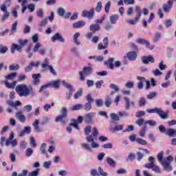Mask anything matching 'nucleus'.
Returning <instances> with one entry per match:
<instances>
[{
  "label": "nucleus",
  "mask_w": 176,
  "mask_h": 176,
  "mask_svg": "<svg viewBox=\"0 0 176 176\" xmlns=\"http://www.w3.org/2000/svg\"><path fill=\"white\" fill-rule=\"evenodd\" d=\"M15 90L19 97H28L30 94H34V89H32V87H28L25 84L17 85Z\"/></svg>",
  "instance_id": "nucleus-1"
},
{
  "label": "nucleus",
  "mask_w": 176,
  "mask_h": 176,
  "mask_svg": "<svg viewBox=\"0 0 176 176\" xmlns=\"http://www.w3.org/2000/svg\"><path fill=\"white\" fill-rule=\"evenodd\" d=\"M174 162V157L171 155L167 157V158H164L162 163H161V166L163 167V169L165 171H173V166L171 163Z\"/></svg>",
  "instance_id": "nucleus-2"
},
{
  "label": "nucleus",
  "mask_w": 176,
  "mask_h": 176,
  "mask_svg": "<svg viewBox=\"0 0 176 176\" xmlns=\"http://www.w3.org/2000/svg\"><path fill=\"white\" fill-rule=\"evenodd\" d=\"M149 164H146L144 167L146 168H152L153 173H155L156 174H160L162 173V169L159 166H155V158L153 157H149L148 159Z\"/></svg>",
  "instance_id": "nucleus-3"
},
{
  "label": "nucleus",
  "mask_w": 176,
  "mask_h": 176,
  "mask_svg": "<svg viewBox=\"0 0 176 176\" xmlns=\"http://www.w3.org/2000/svg\"><path fill=\"white\" fill-rule=\"evenodd\" d=\"M146 112H148V113H157L158 116H160V118L163 120L167 119V118H168L167 113L164 112L160 108L155 107L154 109H147Z\"/></svg>",
  "instance_id": "nucleus-4"
},
{
  "label": "nucleus",
  "mask_w": 176,
  "mask_h": 176,
  "mask_svg": "<svg viewBox=\"0 0 176 176\" xmlns=\"http://www.w3.org/2000/svg\"><path fill=\"white\" fill-rule=\"evenodd\" d=\"M41 66L42 72H45V71H46V68H49L51 74H53V75L56 74V70L54 68H53V66L49 65V59L47 58H44L43 63L41 64Z\"/></svg>",
  "instance_id": "nucleus-5"
},
{
  "label": "nucleus",
  "mask_w": 176,
  "mask_h": 176,
  "mask_svg": "<svg viewBox=\"0 0 176 176\" xmlns=\"http://www.w3.org/2000/svg\"><path fill=\"white\" fill-rule=\"evenodd\" d=\"M114 61H115V58H109L108 60L104 62V64L105 65H107V68H110V69H113L115 67L118 68L119 67H120V65H122V63H120V61L117 60L115 63Z\"/></svg>",
  "instance_id": "nucleus-6"
},
{
  "label": "nucleus",
  "mask_w": 176,
  "mask_h": 176,
  "mask_svg": "<svg viewBox=\"0 0 176 176\" xmlns=\"http://www.w3.org/2000/svg\"><path fill=\"white\" fill-rule=\"evenodd\" d=\"M68 111L65 107H63L60 110V115L55 118V122H61L63 124L67 123V121L64 119H67Z\"/></svg>",
  "instance_id": "nucleus-7"
},
{
  "label": "nucleus",
  "mask_w": 176,
  "mask_h": 176,
  "mask_svg": "<svg viewBox=\"0 0 176 176\" xmlns=\"http://www.w3.org/2000/svg\"><path fill=\"white\" fill-rule=\"evenodd\" d=\"M91 72H93V68L90 67H84L82 71H80L78 72V74L80 76V80L81 82L85 81V76H87V75H90Z\"/></svg>",
  "instance_id": "nucleus-8"
},
{
  "label": "nucleus",
  "mask_w": 176,
  "mask_h": 176,
  "mask_svg": "<svg viewBox=\"0 0 176 176\" xmlns=\"http://www.w3.org/2000/svg\"><path fill=\"white\" fill-rule=\"evenodd\" d=\"M94 116H96V113L91 112L84 115V122L85 123L91 124L94 123Z\"/></svg>",
  "instance_id": "nucleus-9"
},
{
  "label": "nucleus",
  "mask_w": 176,
  "mask_h": 176,
  "mask_svg": "<svg viewBox=\"0 0 176 176\" xmlns=\"http://www.w3.org/2000/svg\"><path fill=\"white\" fill-rule=\"evenodd\" d=\"M63 85L69 90V92L66 94L67 100H71V96H72V91H74V87H72L71 84L65 82V80L63 81Z\"/></svg>",
  "instance_id": "nucleus-10"
},
{
  "label": "nucleus",
  "mask_w": 176,
  "mask_h": 176,
  "mask_svg": "<svg viewBox=\"0 0 176 176\" xmlns=\"http://www.w3.org/2000/svg\"><path fill=\"white\" fill-rule=\"evenodd\" d=\"M95 12L96 10L94 8L91 9L89 11L85 10L81 12V16L82 17H87V19H89V20H91V19L94 17Z\"/></svg>",
  "instance_id": "nucleus-11"
},
{
  "label": "nucleus",
  "mask_w": 176,
  "mask_h": 176,
  "mask_svg": "<svg viewBox=\"0 0 176 176\" xmlns=\"http://www.w3.org/2000/svg\"><path fill=\"white\" fill-rule=\"evenodd\" d=\"M103 43V44H102ZM109 42L108 40V37H106L103 39L102 43H100L98 45V50H104L108 47Z\"/></svg>",
  "instance_id": "nucleus-12"
},
{
  "label": "nucleus",
  "mask_w": 176,
  "mask_h": 176,
  "mask_svg": "<svg viewBox=\"0 0 176 176\" xmlns=\"http://www.w3.org/2000/svg\"><path fill=\"white\" fill-rule=\"evenodd\" d=\"M52 42H56V41H58V42L64 43L65 40L64 39V37H63V35H61L60 33L57 32L56 33L52 38H51Z\"/></svg>",
  "instance_id": "nucleus-13"
},
{
  "label": "nucleus",
  "mask_w": 176,
  "mask_h": 176,
  "mask_svg": "<svg viewBox=\"0 0 176 176\" xmlns=\"http://www.w3.org/2000/svg\"><path fill=\"white\" fill-rule=\"evenodd\" d=\"M173 0L168 1L167 5L164 4L162 6V10H164V12L166 13H168V12H170V10H171L173 8Z\"/></svg>",
  "instance_id": "nucleus-14"
},
{
  "label": "nucleus",
  "mask_w": 176,
  "mask_h": 176,
  "mask_svg": "<svg viewBox=\"0 0 176 176\" xmlns=\"http://www.w3.org/2000/svg\"><path fill=\"white\" fill-rule=\"evenodd\" d=\"M86 140H87V142H91V148H98V146H100L98 144L94 142V138L91 135L87 136Z\"/></svg>",
  "instance_id": "nucleus-15"
},
{
  "label": "nucleus",
  "mask_w": 176,
  "mask_h": 176,
  "mask_svg": "<svg viewBox=\"0 0 176 176\" xmlns=\"http://www.w3.org/2000/svg\"><path fill=\"white\" fill-rule=\"evenodd\" d=\"M126 57L129 61H135L137 59V52L134 51L129 52L126 53Z\"/></svg>",
  "instance_id": "nucleus-16"
},
{
  "label": "nucleus",
  "mask_w": 176,
  "mask_h": 176,
  "mask_svg": "<svg viewBox=\"0 0 176 176\" xmlns=\"http://www.w3.org/2000/svg\"><path fill=\"white\" fill-rule=\"evenodd\" d=\"M142 61L143 64H148V63H155V58L152 56H142Z\"/></svg>",
  "instance_id": "nucleus-17"
},
{
  "label": "nucleus",
  "mask_w": 176,
  "mask_h": 176,
  "mask_svg": "<svg viewBox=\"0 0 176 176\" xmlns=\"http://www.w3.org/2000/svg\"><path fill=\"white\" fill-rule=\"evenodd\" d=\"M31 133V127L25 126L23 130L19 133V137L23 138L25 134H30Z\"/></svg>",
  "instance_id": "nucleus-18"
},
{
  "label": "nucleus",
  "mask_w": 176,
  "mask_h": 176,
  "mask_svg": "<svg viewBox=\"0 0 176 176\" xmlns=\"http://www.w3.org/2000/svg\"><path fill=\"white\" fill-rule=\"evenodd\" d=\"M124 99L125 100V109H130V105H131L132 107H134V105H135L134 101L130 102V99H129V98L124 96Z\"/></svg>",
  "instance_id": "nucleus-19"
},
{
  "label": "nucleus",
  "mask_w": 176,
  "mask_h": 176,
  "mask_svg": "<svg viewBox=\"0 0 176 176\" xmlns=\"http://www.w3.org/2000/svg\"><path fill=\"white\" fill-rule=\"evenodd\" d=\"M137 79L138 80H141L142 82H146V90H149V89H151V82L146 80V79H145L144 77L138 76Z\"/></svg>",
  "instance_id": "nucleus-20"
},
{
  "label": "nucleus",
  "mask_w": 176,
  "mask_h": 176,
  "mask_svg": "<svg viewBox=\"0 0 176 176\" xmlns=\"http://www.w3.org/2000/svg\"><path fill=\"white\" fill-rule=\"evenodd\" d=\"M86 25V22L84 21H80L78 22H76L73 24L74 28H82V27H85Z\"/></svg>",
  "instance_id": "nucleus-21"
},
{
  "label": "nucleus",
  "mask_w": 176,
  "mask_h": 176,
  "mask_svg": "<svg viewBox=\"0 0 176 176\" xmlns=\"http://www.w3.org/2000/svg\"><path fill=\"white\" fill-rule=\"evenodd\" d=\"M34 131L36 133H42V129L39 128V120H35L34 122L33 123Z\"/></svg>",
  "instance_id": "nucleus-22"
},
{
  "label": "nucleus",
  "mask_w": 176,
  "mask_h": 176,
  "mask_svg": "<svg viewBox=\"0 0 176 176\" xmlns=\"http://www.w3.org/2000/svg\"><path fill=\"white\" fill-rule=\"evenodd\" d=\"M100 26L99 24L95 23L91 25L89 30L94 34V32H97V31H100Z\"/></svg>",
  "instance_id": "nucleus-23"
},
{
  "label": "nucleus",
  "mask_w": 176,
  "mask_h": 176,
  "mask_svg": "<svg viewBox=\"0 0 176 176\" xmlns=\"http://www.w3.org/2000/svg\"><path fill=\"white\" fill-rule=\"evenodd\" d=\"M32 78L34 79V85H39V82H41V74H32Z\"/></svg>",
  "instance_id": "nucleus-24"
},
{
  "label": "nucleus",
  "mask_w": 176,
  "mask_h": 176,
  "mask_svg": "<svg viewBox=\"0 0 176 176\" xmlns=\"http://www.w3.org/2000/svg\"><path fill=\"white\" fill-rule=\"evenodd\" d=\"M15 116H16L21 123H25V116L18 111L15 113Z\"/></svg>",
  "instance_id": "nucleus-25"
},
{
  "label": "nucleus",
  "mask_w": 176,
  "mask_h": 176,
  "mask_svg": "<svg viewBox=\"0 0 176 176\" xmlns=\"http://www.w3.org/2000/svg\"><path fill=\"white\" fill-rule=\"evenodd\" d=\"M162 39V33L159 32H156L155 35L153 37V41L154 43H156V42H159Z\"/></svg>",
  "instance_id": "nucleus-26"
},
{
  "label": "nucleus",
  "mask_w": 176,
  "mask_h": 176,
  "mask_svg": "<svg viewBox=\"0 0 176 176\" xmlns=\"http://www.w3.org/2000/svg\"><path fill=\"white\" fill-rule=\"evenodd\" d=\"M166 135L169 137H176V130L174 129H168L166 133Z\"/></svg>",
  "instance_id": "nucleus-27"
},
{
  "label": "nucleus",
  "mask_w": 176,
  "mask_h": 176,
  "mask_svg": "<svg viewBox=\"0 0 176 176\" xmlns=\"http://www.w3.org/2000/svg\"><path fill=\"white\" fill-rule=\"evenodd\" d=\"M119 20V15L118 14H113L110 16V23L111 24H116V21Z\"/></svg>",
  "instance_id": "nucleus-28"
},
{
  "label": "nucleus",
  "mask_w": 176,
  "mask_h": 176,
  "mask_svg": "<svg viewBox=\"0 0 176 176\" xmlns=\"http://www.w3.org/2000/svg\"><path fill=\"white\" fill-rule=\"evenodd\" d=\"M135 42L138 43V45H145L148 46V41L144 38H138L135 40Z\"/></svg>",
  "instance_id": "nucleus-29"
},
{
  "label": "nucleus",
  "mask_w": 176,
  "mask_h": 176,
  "mask_svg": "<svg viewBox=\"0 0 176 176\" xmlns=\"http://www.w3.org/2000/svg\"><path fill=\"white\" fill-rule=\"evenodd\" d=\"M123 130V125H116L115 128H110V131L111 133H115V131H120Z\"/></svg>",
  "instance_id": "nucleus-30"
},
{
  "label": "nucleus",
  "mask_w": 176,
  "mask_h": 176,
  "mask_svg": "<svg viewBox=\"0 0 176 176\" xmlns=\"http://www.w3.org/2000/svg\"><path fill=\"white\" fill-rule=\"evenodd\" d=\"M28 42H30L28 39H19L18 40V43H19V45L21 47H24V46H27L28 45Z\"/></svg>",
  "instance_id": "nucleus-31"
},
{
  "label": "nucleus",
  "mask_w": 176,
  "mask_h": 176,
  "mask_svg": "<svg viewBox=\"0 0 176 176\" xmlns=\"http://www.w3.org/2000/svg\"><path fill=\"white\" fill-rule=\"evenodd\" d=\"M13 138H14V133L11 132L9 139L6 140L5 146H9L10 145V141H13Z\"/></svg>",
  "instance_id": "nucleus-32"
},
{
  "label": "nucleus",
  "mask_w": 176,
  "mask_h": 176,
  "mask_svg": "<svg viewBox=\"0 0 176 176\" xmlns=\"http://www.w3.org/2000/svg\"><path fill=\"white\" fill-rule=\"evenodd\" d=\"M19 9H20V6H16L13 9H12V15L13 16V17L14 19H17V16H18V14H17V10H19Z\"/></svg>",
  "instance_id": "nucleus-33"
},
{
  "label": "nucleus",
  "mask_w": 176,
  "mask_h": 176,
  "mask_svg": "<svg viewBox=\"0 0 176 176\" xmlns=\"http://www.w3.org/2000/svg\"><path fill=\"white\" fill-rule=\"evenodd\" d=\"M110 118L114 122H118V120H120V117L115 113H110Z\"/></svg>",
  "instance_id": "nucleus-34"
},
{
  "label": "nucleus",
  "mask_w": 176,
  "mask_h": 176,
  "mask_svg": "<svg viewBox=\"0 0 176 176\" xmlns=\"http://www.w3.org/2000/svg\"><path fill=\"white\" fill-rule=\"evenodd\" d=\"M164 156V153L163 151L160 152L157 155V158L159 162V163H163L164 162V159H163V157Z\"/></svg>",
  "instance_id": "nucleus-35"
},
{
  "label": "nucleus",
  "mask_w": 176,
  "mask_h": 176,
  "mask_svg": "<svg viewBox=\"0 0 176 176\" xmlns=\"http://www.w3.org/2000/svg\"><path fill=\"white\" fill-rule=\"evenodd\" d=\"M80 36V34L79 32H76L74 35V43L77 45V46H79L80 45V42L78 41V38Z\"/></svg>",
  "instance_id": "nucleus-36"
},
{
  "label": "nucleus",
  "mask_w": 176,
  "mask_h": 176,
  "mask_svg": "<svg viewBox=\"0 0 176 176\" xmlns=\"http://www.w3.org/2000/svg\"><path fill=\"white\" fill-rule=\"evenodd\" d=\"M111 104H112V98L109 96H107L104 100V104L107 108H109V107H111Z\"/></svg>",
  "instance_id": "nucleus-37"
},
{
  "label": "nucleus",
  "mask_w": 176,
  "mask_h": 176,
  "mask_svg": "<svg viewBox=\"0 0 176 176\" xmlns=\"http://www.w3.org/2000/svg\"><path fill=\"white\" fill-rule=\"evenodd\" d=\"M83 109V105L82 104H77L70 108L72 111H80V109Z\"/></svg>",
  "instance_id": "nucleus-38"
},
{
  "label": "nucleus",
  "mask_w": 176,
  "mask_h": 176,
  "mask_svg": "<svg viewBox=\"0 0 176 176\" xmlns=\"http://www.w3.org/2000/svg\"><path fill=\"white\" fill-rule=\"evenodd\" d=\"M136 142L140 145H147L148 142L146 140L142 139V138H137Z\"/></svg>",
  "instance_id": "nucleus-39"
},
{
  "label": "nucleus",
  "mask_w": 176,
  "mask_h": 176,
  "mask_svg": "<svg viewBox=\"0 0 176 176\" xmlns=\"http://www.w3.org/2000/svg\"><path fill=\"white\" fill-rule=\"evenodd\" d=\"M16 81H14L12 83L6 81L5 85L6 87H8V89H14V87H16Z\"/></svg>",
  "instance_id": "nucleus-40"
},
{
  "label": "nucleus",
  "mask_w": 176,
  "mask_h": 176,
  "mask_svg": "<svg viewBox=\"0 0 176 176\" xmlns=\"http://www.w3.org/2000/svg\"><path fill=\"white\" fill-rule=\"evenodd\" d=\"M25 156L26 157H31L32 155H34V150L31 148H28L25 151Z\"/></svg>",
  "instance_id": "nucleus-41"
},
{
  "label": "nucleus",
  "mask_w": 176,
  "mask_h": 176,
  "mask_svg": "<svg viewBox=\"0 0 176 176\" xmlns=\"http://www.w3.org/2000/svg\"><path fill=\"white\" fill-rule=\"evenodd\" d=\"M84 109L85 111H87V112H89V111H91V109H93V106L91 105V103L89 102H87L84 105Z\"/></svg>",
  "instance_id": "nucleus-42"
},
{
  "label": "nucleus",
  "mask_w": 176,
  "mask_h": 176,
  "mask_svg": "<svg viewBox=\"0 0 176 176\" xmlns=\"http://www.w3.org/2000/svg\"><path fill=\"white\" fill-rule=\"evenodd\" d=\"M107 162L111 167H115V166L116 165V162H115V160H113L111 157L107 158Z\"/></svg>",
  "instance_id": "nucleus-43"
},
{
  "label": "nucleus",
  "mask_w": 176,
  "mask_h": 176,
  "mask_svg": "<svg viewBox=\"0 0 176 176\" xmlns=\"http://www.w3.org/2000/svg\"><path fill=\"white\" fill-rule=\"evenodd\" d=\"M56 10L58 16H60V17L64 16V14H65V10H64V8L61 7L59 8H57Z\"/></svg>",
  "instance_id": "nucleus-44"
},
{
  "label": "nucleus",
  "mask_w": 176,
  "mask_h": 176,
  "mask_svg": "<svg viewBox=\"0 0 176 176\" xmlns=\"http://www.w3.org/2000/svg\"><path fill=\"white\" fill-rule=\"evenodd\" d=\"M91 126H87L84 129V133L87 137H89L90 135V133H91Z\"/></svg>",
  "instance_id": "nucleus-45"
},
{
  "label": "nucleus",
  "mask_w": 176,
  "mask_h": 176,
  "mask_svg": "<svg viewBox=\"0 0 176 176\" xmlns=\"http://www.w3.org/2000/svg\"><path fill=\"white\" fill-rule=\"evenodd\" d=\"M102 9V3L101 1H99L96 4V7L95 8L96 12L98 13H100Z\"/></svg>",
  "instance_id": "nucleus-46"
},
{
  "label": "nucleus",
  "mask_w": 176,
  "mask_h": 176,
  "mask_svg": "<svg viewBox=\"0 0 176 176\" xmlns=\"http://www.w3.org/2000/svg\"><path fill=\"white\" fill-rule=\"evenodd\" d=\"M17 76V73L14 72V73H10L8 76H6V79H8L9 80H12L14 79Z\"/></svg>",
  "instance_id": "nucleus-47"
},
{
  "label": "nucleus",
  "mask_w": 176,
  "mask_h": 176,
  "mask_svg": "<svg viewBox=\"0 0 176 176\" xmlns=\"http://www.w3.org/2000/svg\"><path fill=\"white\" fill-rule=\"evenodd\" d=\"M98 175L108 176V173L104 171V169H102V168H101V167H98Z\"/></svg>",
  "instance_id": "nucleus-48"
},
{
  "label": "nucleus",
  "mask_w": 176,
  "mask_h": 176,
  "mask_svg": "<svg viewBox=\"0 0 176 176\" xmlns=\"http://www.w3.org/2000/svg\"><path fill=\"white\" fill-rule=\"evenodd\" d=\"M51 166H52V161L44 162L43 164V167H44V168H45L46 170H49Z\"/></svg>",
  "instance_id": "nucleus-49"
},
{
  "label": "nucleus",
  "mask_w": 176,
  "mask_h": 176,
  "mask_svg": "<svg viewBox=\"0 0 176 176\" xmlns=\"http://www.w3.org/2000/svg\"><path fill=\"white\" fill-rule=\"evenodd\" d=\"M110 89H111L112 90H114V93H118L120 89L119 87L113 83L109 85Z\"/></svg>",
  "instance_id": "nucleus-50"
},
{
  "label": "nucleus",
  "mask_w": 176,
  "mask_h": 176,
  "mask_svg": "<svg viewBox=\"0 0 176 176\" xmlns=\"http://www.w3.org/2000/svg\"><path fill=\"white\" fill-rule=\"evenodd\" d=\"M139 107H145V104H146V99L145 98H140V99L138 101Z\"/></svg>",
  "instance_id": "nucleus-51"
},
{
  "label": "nucleus",
  "mask_w": 176,
  "mask_h": 176,
  "mask_svg": "<svg viewBox=\"0 0 176 176\" xmlns=\"http://www.w3.org/2000/svg\"><path fill=\"white\" fill-rule=\"evenodd\" d=\"M9 17H10V13H9V12H3V15L1 16V21H5V20H8Z\"/></svg>",
  "instance_id": "nucleus-52"
},
{
  "label": "nucleus",
  "mask_w": 176,
  "mask_h": 176,
  "mask_svg": "<svg viewBox=\"0 0 176 176\" xmlns=\"http://www.w3.org/2000/svg\"><path fill=\"white\" fill-rule=\"evenodd\" d=\"M10 71H17V69H20V65H11L9 66Z\"/></svg>",
  "instance_id": "nucleus-53"
},
{
  "label": "nucleus",
  "mask_w": 176,
  "mask_h": 176,
  "mask_svg": "<svg viewBox=\"0 0 176 176\" xmlns=\"http://www.w3.org/2000/svg\"><path fill=\"white\" fill-rule=\"evenodd\" d=\"M50 85L52 86L54 89H58V87H60V80L54 81L50 83Z\"/></svg>",
  "instance_id": "nucleus-54"
},
{
  "label": "nucleus",
  "mask_w": 176,
  "mask_h": 176,
  "mask_svg": "<svg viewBox=\"0 0 176 176\" xmlns=\"http://www.w3.org/2000/svg\"><path fill=\"white\" fill-rule=\"evenodd\" d=\"M135 124H138V126H139V127H141V126H142V124H145L144 120L142 118H139L135 121Z\"/></svg>",
  "instance_id": "nucleus-55"
},
{
  "label": "nucleus",
  "mask_w": 176,
  "mask_h": 176,
  "mask_svg": "<svg viewBox=\"0 0 176 176\" xmlns=\"http://www.w3.org/2000/svg\"><path fill=\"white\" fill-rule=\"evenodd\" d=\"M83 94V91L82 90L78 91L75 94H74V100H78L80 97H82Z\"/></svg>",
  "instance_id": "nucleus-56"
},
{
  "label": "nucleus",
  "mask_w": 176,
  "mask_h": 176,
  "mask_svg": "<svg viewBox=\"0 0 176 176\" xmlns=\"http://www.w3.org/2000/svg\"><path fill=\"white\" fill-rule=\"evenodd\" d=\"M39 171L40 169L37 168L35 170L32 171V173H30L28 174V176H38L39 175Z\"/></svg>",
  "instance_id": "nucleus-57"
},
{
  "label": "nucleus",
  "mask_w": 176,
  "mask_h": 176,
  "mask_svg": "<svg viewBox=\"0 0 176 176\" xmlns=\"http://www.w3.org/2000/svg\"><path fill=\"white\" fill-rule=\"evenodd\" d=\"M12 49L14 50H17V52H21L22 47L20 46V45L12 44Z\"/></svg>",
  "instance_id": "nucleus-58"
},
{
  "label": "nucleus",
  "mask_w": 176,
  "mask_h": 176,
  "mask_svg": "<svg viewBox=\"0 0 176 176\" xmlns=\"http://www.w3.org/2000/svg\"><path fill=\"white\" fill-rule=\"evenodd\" d=\"M30 145L32 148H36V143L35 142V138H34V137H30Z\"/></svg>",
  "instance_id": "nucleus-59"
},
{
  "label": "nucleus",
  "mask_w": 176,
  "mask_h": 176,
  "mask_svg": "<svg viewBox=\"0 0 176 176\" xmlns=\"http://www.w3.org/2000/svg\"><path fill=\"white\" fill-rule=\"evenodd\" d=\"M103 85H104V80H99L95 83V86L96 89H100L101 87H102Z\"/></svg>",
  "instance_id": "nucleus-60"
},
{
  "label": "nucleus",
  "mask_w": 176,
  "mask_h": 176,
  "mask_svg": "<svg viewBox=\"0 0 176 176\" xmlns=\"http://www.w3.org/2000/svg\"><path fill=\"white\" fill-rule=\"evenodd\" d=\"M142 116H145V111H139L135 113L136 118H142Z\"/></svg>",
  "instance_id": "nucleus-61"
},
{
  "label": "nucleus",
  "mask_w": 176,
  "mask_h": 176,
  "mask_svg": "<svg viewBox=\"0 0 176 176\" xmlns=\"http://www.w3.org/2000/svg\"><path fill=\"white\" fill-rule=\"evenodd\" d=\"M28 9L30 10V13L35 12V4L30 3L28 6Z\"/></svg>",
  "instance_id": "nucleus-62"
},
{
  "label": "nucleus",
  "mask_w": 176,
  "mask_h": 176,
  "mask_svg": "<svg viewBox=\"0 0 176 176\" xmlns=\"http://www.w3.org/2000/svg\"><path fill=\"white\" fill-rule=\"evenodd\" d=\"M91 135L92 137L94 138V137H96V135H98V130L97 129V128L94 127L91 131Z\"/></svg>",
  "instance_id": "nucleus-63"
},
{
  "label": "nucleus",
  "mask_w": 176,
  "mask_h": 176,
  "mask_svg": "<svg viewBox=\"0 0 176 176\" xmlns=\"http://www.w3.org/2000/svg\"><path fill=\"white\" fill-rule=\"evenodd\" d=\"M109 9H111V1H108L104 6L106 13H109Z\"/></svg>",
  "instance_id": "nucleus-64"
}]
</instances>
